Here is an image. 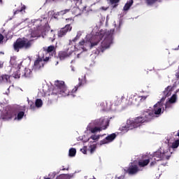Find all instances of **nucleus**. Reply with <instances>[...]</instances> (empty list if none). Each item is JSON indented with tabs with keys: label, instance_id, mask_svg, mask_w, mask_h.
Masks as SVG:
<instances>
[{
	"label": "nucleus",
	"instance_id": "14",
	"mask_svg": "<svg viewBox=\"0 0 179 179\" xmlns=\"http://www.w3.org/2000/svg\"><path fill=\"white\" fill-rule=\"evenodd\" d=\"M139 171V168L138 165H130L127 171L128 174H131V176L134 174H136Z\"/></svg>",
	"mask_w": 179,
	"mask_h": 179
},
{
	"label": "nucleus",
	"instance_id": "34",
	"mask_svg": "<svg viewBox=\"0 0 179 179\" xmlns=\"http://www.w3.org/2000/svg\"><path fill=\"white\" fill-rule=\"evenodd\" d=\"M120 0H109V2L111 5H115L114 8H115L116 6H118V3L120 2Z\"/></svg>",
	"mask_w": 179,
	"mask_h": 179
},
{
	"label": "nucleus",
	"instance_id": "39",
	"mask_svg": "<svg viewBox=\"0 0 179 179\" xmlns=\"http://www.w3.org/2000/svg\"><path fill=\"white\" fill-rule=\"evenodd\" d=\"M85 39L81 40L79 43H78V47H83V45H85Z\"/></svg>",
	"mask_w": 179,
	"mask_h": 179
},
{
	"label": "nucleus",
	"instance_id": "41",
	"mask_svg": "<svg viewBox=\"0 0 179 179\" xmlns=\"http://www.w3.org/2000/svg\"><path fill=\"white\" fill-rule=\"evenodd\" d=\"M31 37L32 38H34L35 37H38V34L36 33V32H32L31 33Z\"/></svg>",
	"mask_w": 179,
	"mask_h": 179
},
{
	"label": "nucleus",
	"instance_id": "45",
	"mask_svg": "<svg viewBox=\"0 0 179 179\" xmlns=\"http://www.w3.org/2000/svg\"><path fill=\"white\" fill-rule=\"evenodd\" d=\"M80 152H82L83 155H86L87 153V150H86V148H83L80 150Z\"/></svg>",
	"mask_w": 179,
	"mask_h": 179
},
{
	"label": "nucleus",
	"instance_id": "53",
	"mask_svg": "<svg viewBox=\"0 0 179 179\" xmlns=\"http://www.w3.org/2000/svg\"><path fill=\"white\" fill-rule=\"evenodd\" d=\"M155 163H156V162H152L150 163V166H155Z\"/></svg>",
	"mask_w": 179,
	"mask_h": 179
},
{
	"label": "nucleus",
	"instance_id": "8",
	"mask_svg": "<svg viewBox=\"0 0 179 179\" xmlns=\"http://www.w3.org/2000/svg\"><path fill=\"white\" fill-rule=\"evenodd\" d=\"M72 30V27H71V24H67L64 27L61 28L58 32L57 36L59 38L62 37H65V35Z\"/></svg>",
	"mask_w": 179,
	"mask_h": 179
},
{
	"label": "nucleus",
	"instance_id": "44",
	"mask_svg": "<svg viewBox=\"0 0 179 179\" xmlns=\"http://www.w3.org/2000/svg\"><path fill=\"white\" fill-rule=\"evenodd\" d=\"M95 151H96V147L94 146L91 148V149L90 150L91 155H93V153H94Z\"/></svg>",
	"mask_w": 179,
	"mask_h": 179
},
{
	"label": "nucleus",
	"instance_id": "47",
	"mask_svg": "<svg viewBox=\"0 0 179 179\" xmlns=\"http://www.w3.org/2000/svg\"><path fill=\"white\" fill-rule=\"evenodd\" d=\"M26 9V6H23L21 7L20 12H23V10H24Z\"/></svg>",
	"mask_w": 179,
	"mask_h": 179
},
{
	"label": "nucleus",
	"instance_id": "51",
	"mask_svg": "<svg viewBox=\"0 0 179 179\" xmlns=\"http://www.w3.org/2000/svg\"><path fill=\"white\" fill-rule=\"evenodd\" d=\"M19 12H20V10H17L14 12V15H17V13H19Z\"/></svg>",
	"mask_w": 179,
	"mask_h": 179
},
{
	"label": "nucleus",
	"instance_id": "49",
	"mask_svg": "<svg viewBox=\"0 0 179 179\" xmlns=\"http://www.w3.org/2000/svg\"><path fill=\"white\" fill-rule=\"evenodd\" d=\"M3 68V62H0V69H2Z\"/></svg>",
	"mask_w": 179,
	"mask_h": 179
},
{
	"label": "nucleus",
	"instance_id": "36",
	"mask_svg": "<svg viewBox=\"0 0 179 179\" xmlns=\"http://www.w3.org/2000/svg\"><path fill=\"white\" fill-rule=\"evenodd\" d=\"M155 2H157V0H147L148 5H153Z\"/></svg>",
	"mask_w": 179,
	"mask_h": 179
},
{
	"label": "nucleus",
	"instance_id": "29",
	"mask_svg": "<svg viewBox=\"0 0 179 179\" xmlns=\"http://www.w3.org/2000/svg\"><path fill=\"white\" fill-rule=\"evenodd\" d=\"M169 103H171L172 104H174V103H176L177 101V94H174L172 95V96L169 100Z\"/></svg>",
	"mask_w": 179,
	"mask_h": 179
},
{
	"label": "nucleus",
	"instance_id": "17",
	"mask_svg": "<svg viewBox=\"0 0 179 179\" xmlns=\"http://www.w3.org/2000/svg\"><path fill=\"white\" fill-rule=\"evenodd\" d=\"M5 116L6 118H8V120L13 118V117H16L15 109L7 111L5 114Z\"/></svg>",
	"mask_w": 179,
	"mask_h": 179
},
{
	"label": "nucleus",
	"instance_id": "9",
	"mask_svg": "<svg viewBox=\"0 0 179 179\" xmlns=\"http://www.w3.org/2000/svg\"><path fill=\"white\" fill-rule=\"evenodd\" d=\"M143 115L145 122H150V121H153V120L157 117L154 115L152 110L144 111Z\"/></svg>",
	"mask_w": 179,
	"mask_h": 179
},
{
	"label": "nucleus",
	"instance_id": "5",
	"mask_svg": "<svg viewBox=\"0 0 179 179\" xmlns=\"http://www.w3.org/2000/svg\"><path fill=\"white\" fill-rule=\"evenodd\" d=\"M95 127H99L102 131L106 130L110 125V120L108 118L101 117L94 121Z\"/></svg>",
	"mask_w": 179,
	"mask_h": 179
},
{
	"label": "nucleus",
	"instance_id": "28",
	"mask_svg": "<svg viewBox=\"0 0 179 179\" xmlns=\"http://www.w3.org/2000/svg\"><path fill=\"white\" fill-rule=\"evenodd\" d=\"M35 106L38 108H40V107H43V100H41V99H37L35 102Z\"/></svg>",
	"mask_w": 179,
	"mask_h": 179
},
{
	"label": "nucleus",
	"instance_id": "16",
	"mask_svg": "<svg viewBox=\"0 0 179 179\" xmlns=\"http://www.w3.org/2000/svg\"><path fill=\"white\" fill-rule=\"evenodd\" d=\"M0 82H3L4 83H10V76L3 74L0 76Z\"/></svg>",
	"mask_w": 179,
	"mask_h": 179
},
{
	"label": "nucleus",
	"instance_id": "11",
	"mask_svg": "<svg viewBox=\"0 0 179 179\" xmlns=\"http://www.w3.org/2000/svg\"><path fill=\"white\" fill-rule=\"evenodd\" d=\"M44 51L46 53V55L49 54L50 56H45V57H50V58H52L55 55H57V49L55 48V46L54 45H50L48 47V48H44Z\"/></svg>",
	"mask_w": 179,
	"mask_h": 179
},
{
	"label": "nucleus",
	"instance_id": "21",
	"mask_svg": "<svg viewBox=\"0 0 179 179\" xmlns=\"http://www.w3.org/2000/svg\"><path fill=\"white\" fill-rule=\"evenodd\" d=\"M138 99H140V101H145V100H146V99H148V96H138V97H134L133 98V101H131V104H136L135 101H136V100H138Z\"/></svg>",
	"mask_w": 179,
	"mask_h": 179
},
{
	"label": "nucleus",
	"instance_id": "32",
	"mask_svg": "<svg viewBox=\"0 0 179 179\" xmlns=\"http://www.w3.org/2000/svg\"><path fill=\"white\" fill-rule=\"evenodd\" d=\"M10 65H12L13 66H16V65H17V62L16 61V58L15 57H12L10 60Z\"/></svg>",
	"mask_w": 179,
	"mask_h": 179
},
{
	"label": "nucleus",
	"instance_id": "27",
	"mask_svg": "<svg viewBox=\"0 0 179 179\" xmlns=\"http://www.w3.org/2000/svg\"><path fill=\"white\" fill-rule=\"evenodd\" d=\"M69 155L70 157H75L76 156V149L73 148H70Z\"/></svg>",
	"mask_w": 179,
	"mask_h": 179
},
{
	"label": "nucleus",
	"instance_id": "2",
	"mask_svg": "<svg viewBox=\"0 0 179 179\" xmlns=\"http://www.w3.org/2000/svg\"><path fill=\"white\" fill-rule=\"evenodd\" d=\"M33 45V40H28L27 38H18L13 45V50L19 52L20 50H30Z\"/></svg>",
	"mask_w": 179,
	"mask_h": 179
},
{
	"label": "nucleus",
	"instance_id": "6",
	"mask_svg": "<svg viewBox=\"0 0 179 179\" xmlns=\"http://www.w3.org/2000/svg\"><path fill=\"white\" fill-rule=\"evenodd\" d=\"M113 44V38H106L101 43V46L98 48V52H104L107 48H110V45Z\"/></svg>",
	"mask_w": 179,
	"mask_h": 179
},
{
	"label": "nucleus",
	"instance_id": "26",
	"mask_svg": "<svg viewBox=\"0 0 179 179\" xmlns=\"http://www.w3.org/2000/svg\"><path fill=\"white\" fill-rule=\"evenodd\" d=\"M82 36V34L80 32H78L76 36L73 39L69 41V45L72 44V43H76L79 38H80V36Z\"/></svg>",
	"mask_w": 179,
	"mask_h": 179
},
{
	"label": "nucleus",
	"instance_id": "13",
	"mask_svg": "<svg viewBox=\"0 0 179 179\" xmlns=\"http://www.w3.org/2000/svg\"><path fill=\"white\" fill-rule=\"evenodd\" d=\"M15 120H17L18 121H20L24 117V111L20 110V107L15 108Z\"/></svg>",
	"mask_w": 179,
	"mask_h": 179
},
{
	"label": "nucleus",
	"instance_id": "48",
	"mask_svg": "<svg viewBox=\"0 0 179 179\" xmlns=\"http://www.w3.org/2000/svg\"><path fill=\"white\" fill-rule=\"evenodd\" d=\"M69 20H70V22H71V23H73V20L72 18L66 19V21L67 22V23H68V22H69Z\"/></svg>",
	"mask_w": 179,
	"mask_h": 179
},
{
	"label": "nucleus",
	"instance_id": "7",
	"mask_svg": "<svg viewBox=\"0 0 179 179\" xmlns=\"http://www.w3.org/2000/svg\"><path fill=\"white\" fill-rule=\"evenodd\" d=\"M154 157L155 160L157 162H160V160H164L166 159V160H169L170 159V156L167 155V152H165L164 151L162 152L160 150H158L154 153Z\"/></svg>",
	"mask_w": 179,
	"mask_h": 179
},
{
	"label": "nucleus",
	"instance_id": "30",
	"mask_svg": "<svg viewBox=\"0 0 179 179\" xmlns=\"http://www.w3.org/2000/svg\"><path fill=\"white\" fill-rule=\"evenodd\" d=\"M120 131H129V129H131L129 128V125L128 124V120L127 121V125L124 126H122L121 127H120Z\"/></svg>",
	"mask_w": 179,
	"mask_h": 179
},
{
	"label": "nucleus",
	"instance_id": "52",
	"mask_svg": "<svg viewBox=\"0 0 179 179\" xmlns=\"http://www.w3.org/2000/svg\"><path fill=\"white\" fill-rule=\"evenodd\" d=\"M62 170L63 171H65V170H69V168H67V169H65V168H63V169H62Z\"/></svg>",
	"mask_w": 179,
	"mask_h": 179
},
{
	"label": "nucleus",
	"instance_id": "42",
	"mask_svg": "<svg viewBox=\"0 0 179 179\" xmlns=\"http://www.w3.org/2000/svg\"><path fill=\"white\" fill-rule=\"evenodd\" d=\"M71 9H66L64 10L61 11V13H62V15H66V13H68V12H70Z\"/></svg>",
	"mask_w": 179,
	"mask_h": 179
},
{
	"label": "nucleus",
	"instance_id": "40",
	"mask_svg": "<svg viewBox=\"0 0 179 179\" xmlns=\"http://www.w3.org/2000/svg\"><path fill=\"white\" fill-rule=\"evenodd\" d=\"M99 42L100 41L92 42L91 45H90V48H93V47H94L95 45H97V44H99Z\"/></svg>",
	"mask_w": 179,
	"mask_h": 179
},
{
	"label": "nucleus",
	"instance_id": "15",
	"mask_svg": "<svg viewBox=\"0 0 179 179\" xmlns=\"http://www.w3.org/2000/svg\"><path fill=\"white\" fill-rule=\"evenodd\" d=\"M71 55V53H68L66 51H60L58 53V57L59 58L60 61H63L65 58H68Z\"/></svg>",
	"mask_w": 179,
	"mask_h": 179
},
{
	"label": "nucleus",
	"instance_id": "18",
	"mask_svg": "<svg viewBox=\"0 0 179 179\" xmlns=\"http://www.w3.org/2000/svg\"><path fill=\"white\" fill-rule=\"evenodd\" d=\"M22 78H31L32 72L31 70L25 68L22 75Z\"/></svg>",
	"mask_w": 179,
	"mask_h": 179
},
{
	"label": "nucleus",
	"instance_id": "35",
	"mask_svg": "<svg viewBox=\"0 0 179 179\" xmlns=\"http://www.w3.org/2000/svg\"><path fill=\"white\" fill-rule=\"evenodd\" d=\"M90 139H92V141H99L100 139V135H92L90 137Z\"/></svg>",
	"mask_w": 179,
	"mask_h": 179
},
{
	"label": "nucleus",
	"instance_id": "58",
	"mask_svg": "<svg viewBox=\"0 0 179 179\" xmlns=\"http://www.w3.org/2000/svg\"><path fill=\"white\" fill-rule=\"evenodd\" d=\"M52 41H54V39H52Z\"/></svg>",
	"mask_w": 179,
	"mask_h": 179
},
{
	"label": "nucleus",
	"instance_id": "43",
	"mask_svg": "<svg viewBox=\"0 0 179 179\" xmlns=\"http://www.w3.org/2000/svg\"><path fill=\"white\" fill-rule=\"evenodd\" d=\"M164 100H166V97H162L159 101H158L157 103H159L160 105H162L163 106V101H164Z\"/></svg>",
	"mask_w": 179,
	"mask_h": 179
},
{
	"label": "nucleus",
	"instance_id": "37",
	"mask_svg": "<svg viewBox=\"0 0 179 179\" xmlns=\"http://www.w3.org/2000/svg\"><path fill=\"white\" fill-rule=\"evenodd\" d=\"M171 104L172 103L168 101L165 104V108H171L172 107Z\"/></svg>",
	"mask_w": 179,
	"mask_h": 179
},
{
	"label": "nucleus",
	"instance_id": "55",
	"mask_svg": "<svg viewBox=\"0 0 179 179\" xmlns=\"http://www.w3.org/2000/svg\"><path fill=\"white\" fill-rule=\"evenodd\" d=\"M177 136H179V130L178 131Z\"/></svg>",
	"mask_w": 179,
	"mask_h": 179
},
{
	"label": "nucleus",
	"instance_id": "19",
	"mask_svg": "<svg viewBox=\"0 0 179 179\" xmlns=\"http://www.w3.org/2000/svg\"><path fill=\"white\" fill-rule=\"evenodd\" d=\"M78 80L79 83L78 85L72 90V93H76V92H78V87H80V86H83V85H85V80H80V78H79Z\"/></svg>",
	"mask_w": 179,
	"mask_h": 179
},
{
	"label": "nucleus",
	"instance_id": "24",
	"mask_svg": "<svg viewBox=\"0 0 179 179\" xmlns=\"http://www.w3.org/2000/svg\"><path fill=\"white\" fill-rule=\"evenodd\" d=\"M79 2V0H67L66 3L69 5L70 8L76 6V4Z\"/></svg>",
	"mask_w": 179,
	"mask_h": 179
},
{
	"label": "nucleus",
	"instance_id": "12",
	"mask_svg": "<svg viewBox=\"0 0 179 179\" xmlns=\"http://www.w3.org/2000/svg\"><path fill=\"white\" fill-rule=\"evenodd\" d=\"M162 108H163V106L160 105V103H157L155 105H154V108L151 110V112L153 113L155 117H157V115H160V114H162Z\"/></svg>",
	"mask_w": 179,
	"mask_h": 179
},
{
	"label": "nucleus",
	"instance_id": "10",
	"mask_svg": "<svg viewBox=\"0 0 179 179\" xmlns=\"http://www.w3.org/2000/svg\"><path fill=\"white\" fill-rule=\"evenodd\" d=\"M115 138H117V134H115V133H113V134L108 135V136H106L102 141H101L99 142V144L101 145H106V143H110V142H113V141H114V139H115Z\"/></svg>",
	"mask_w": 179,
	"mask_h": 179
},
{
	"label": "nucleus",
	"instance_id": "59",
	"mask_svg": "<svg viewBox=\"0 0 179 179\" xmlns=\"http://www.w3.org/2000/svg\"><path fill=\"white\" fill-rule=\"evenodd\" d=\"M122 99H124V96H122Z\"/></svg>",
	"mask_w": 179,
	"mask_h": 179
},
{
	"label": "nucleus",
	"instance_id": "25",
	"mask_svg": "<svg viewBox=\"0 0 179 179\" xmlns=\"http://www.w3.org/2000/svg\"><path fill=\"white\" fill-rule=\"evenodd\" d=\"M90 131L92 134H96V132H101V131H103L99 126H96L94 127H91L90 129Z\"/></svg>",
	"mask_w": 179,
	"mask_h": 179
},
{
	"label": "nucleus",
	"instance_id": "31",
	"mask_svg": "<svg viewBox=\"0 0 179 179\" xmlns=\"http://www.w3.org/2000/svg\"><path fill=\"white\" fill-rule=\"evenodd\" d=\"M13 78L15 79H19L20 78V71L17 70L12 74Z\"/></svg>",
	"mask_w": 179,
	"mask_h": 179
},
{
	"label": "nucleus",
	"instance_id": "57",
	"mask_svg": "<svg viewBox=\"0 0 179 179\" xmlns=\"http://www.w3.org/2000/svg\"><path fill=\"white\" fill-rule=\"evenodd\" d=\"M57 1H64V0H57Z\"/></svg>",
	"mask_w": 179,
	"mask_h": 179
},
{
	"label": "nucleus",
	"instance_id": "46",
	"mask_svg": "<svg viewBox=\"0 0 179 179\" xmlns=\"http://www.w3.org/2000/svg\"><path fill=\"white\" fill-rule=\"evenodd\" d=\"M3 38H4L3 35L0 34V43L3 41Z\"/></svg>",
	"mask_w": 179,
	"mask_h": 179
},
{
	"label": "nucleus",
	"instance_id": "33",
	"mask_svg": "<svg viewBox=\"0 0 179 179\" xmlns=\"http://www.w3.org/2000/svg\"><path fill=\"white\" fill-rule=\"evenodd\" d=\"M179 146V139L175 141L173 143H172V148L173 149H177V148H178Z\"/></svg>",
	"mask_w": 179,
	"mask_h": 179
},
{
	"label": "nucleus",
	"instance_id": "50",
	"mask_svg": "<svg viewBox=\"0 0 179 179\" xmlns=\"http://www.w3.org/2000/svg\"><path fill=\"white\" fill-rule=\"evenodd\" d=\"M55 175H56V173H55V172H54V173H50L49 176H50V177H55Z\"/></svg>",
	"mask_w": 179,
	"mask_h": 179
},
{
	"label": "nucleus",
	"instance_id": "23",
	"mask_svg": "<svg viewBox=\"0 0 179 179\" xmlns=\"http://www.w3.org/2000/svg\"><path fill=\"white\" fill-rule=\"evenodd\" d=\"M134 4V0H130L129 2H127L123 9L124 10L127 11V10H129V9L131 8V6Z\"/></svg>",
	"mask_w": 179,
	"mask_h": 179
},
{
	"label": "nucleus",
	"instance_id": "38",
	"mask_svg": "<svg viewBox=\"0 0 179 179\" xmlns=\"http://www.w3.org/2000/svg\"><path fill=\"white\" fill-rule=\"evenodd\" d=\"M29 106H30L31 110H34V108H36V105L33 101L29 102Z\"/></svg>",
	"mask_w": 179,
	"mask_h": 179
},
{
	"label": "nucleus",
	"instance_id": "22",
	"mask_svg": "<svg viewBox=\"0 0 179 179\" xmlns=\"http://www.w3.org/2000/svg\"><path fill=\"white\" fill-rule=\"evenodd\" d=\"M73 177V175L71 174H62L57 177L56 179H71Z\"/></svg>",
	"mask_w": 179,
	"mask_h": 179
},
{
	"label": "nucleus",
	"instance_id": "4",
	"mask_svg": "<svg viewBox=\"0 0 179 179\" xmlns=\"http://www.w3.org/2000/svg\"><path fill=\"white\" fill-rule=\"evenodd\" d=\"M145 122L143 116H138L134 119L128 120V125L131 129H135V128H138L142 124Z\"/></svg>",
	"mask_w": 179,
	"mask_h": 179
},
{
	"label": "nucleus",
	"instance_id": "1",
	"mask_svg": "<svg viewBox=\"0 0 179 179\" xmlns=\"http://www.w3.org/2000/svg\"><path fill=\"white\" fill-rule=\"evenodd\" d=\"M58 94H62L64 97L69 96V90L66 88L65 82L57 80L55 81V87L52 94L50 95L49 99L52 100V96H55V99H57V96H58Z\"/></svg>",
	"mask_w": 179,
	"mask_h": 179
},
{
	"label": "nucleus",
	"instance_id": "3",
	"mask_svg": "<svg viewBox=\"0 0 179 179\" xmlns=\"http://www.w3.org/2000/svg\"><path fill=\"white\" fill-rule=\"evenodd\" d=\"M51 61V57H43L38 56L37 59L35 60L34 64L32 67L33 71H38L41 68H44V62H50Z\"/></svg>",
	"mask_w": 179,
	"mask_h": 179
},
{
	"label": "nucleus",
	"instance_id": "20",
	"mask_svg": "<svg viewBox=\"0 0 179 179\" xmlns=\"http://www.w3.org/2000/svg\"><path fill=\"white\" fill-rule=\"evenodd\" d=\"M149 163H150V159H145L143 161H139L138 166L140 167H145V166H148L149 164Z\"/></svg>",
	"mask_w": 179,
	"mask_h": 179
},
{
	"label": "nucleus",
	"instance_id": "54",
	"mask_svg": "<svg viewBox=\"0 0 179 179\" xmlns=\"http://www.w3.org/2000/svg\"><path fill=\"white\" fill-rule=\"evenodd\" d=\"M178 50H179V45L178 46L177 48L175 49V50H176V51H177Z\"/></svg>",
	"mask_w": 179,
	"mask_h": 179
},
{
	"label": "nucleus",
	"instance_id": "56",
	"mask_svg": "<svg viewBox=\"0 0 179 179\" xmlns=\"http://www.w3.org/2000/svg\"><path fill=\"white\" fill-rule=\"evenodd\" d=\"M55 65H58V62H56V64H55Z\"/></svg>",
	"mask_w": 179,
	"mask_h": 179
}]
</instances>
